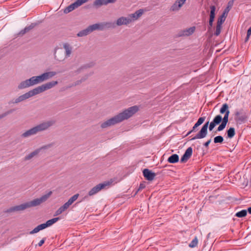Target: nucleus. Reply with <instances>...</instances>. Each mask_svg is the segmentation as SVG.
<instances>
[{"label": "nucleus", "mask_w": 251, "mask_h": 251, "mask_svg": "<svg viewBox=\"0 0 251 251\" xmlns=\"http://www.w3.org/2000/svg\"><path fill=\"white\" fill-rule=\"evenodd\" d=\"M193 150L191 147H189L185 151L184 153L180 159L181 163H185L191 157L192 155Z\"/></svg>", "instance_id": "obj_13"}, {"label": "nucleus", "mask_w": 251, "mask_h": 251, "mask_svg": "<svg viewBox=\"0 0 251 251\" xmlns=\"http://www.w3.org/2000/svg\"><path fill=\"white\" fill-rule=\"evenodd\" d=\"M144 188V185L143 184H140L139 188L138 189V191L140 189H143Z\"/></svg>", "instance_id": "obj_46"}, {"label": "nucleus", "mask_w": 251, "mask_h": 251, "mask_svg": "<svg viewBox=\"0 0 251 251\" xmlns=\"http://www.w3.org/2000/svg\"><path fill=\"white\" fill-rule=\"evenodd\" d=\"M40 152V149H36L34 150L33 151L30 152L28 154L25 155L24 157L25 161H28L31 160L33 157L37 156L39 152Z\"/></svg>", "instance_id": "obj_20"}, {"label": "nucleus", "mask_w": 251, "mask_h": 251, "mask_svg": "<svg viewBox=\"0 0 251 251\" xmlns=\"http://www.w3.org/2000/svg\"><path fill=\"white\" fill-rule=\"evenodd\" d=\"M235 135V130L234 127H230L227 130V136L229 138H233Z\"/></svg>", "instance_id": "obj_30"}, {"label": "nucleus", "mask_w": 251, "mask_h": 251, "mask_svg": "<svg viewBox=\"0 0 251 251\" xmlns=\"http://www.w3.org/2000/svg\"><path fill=\"white\" fill-rule=\"evenodd\" d=\"M45 240L46 239L45 238H43V239H42L39 243H38V245L39 246V247H41L43 245V244L45 243Z\"/></svg>", "instance_id": "obj_44"}, {"label": "nucleus", "mask_w": 251, "mask_h": 251, "mask_svg": "<svg viewBox=\"0 0 251 251\" xmlns=\"http://www.w3.org/2000/svg\"><path fill=\"white\" fill-rule=\"evenodd\" d=\"M45 79H25L18 86L19 89H24L29 86L41 83Z\"/></svg>", "instance_id": "obj_9"}, {"label": "nucleus", "mask_w": 251, "mask_h": 251, "mask_svg": "<svg viewBox=\"0 0 251 251\" xmlns=\"http://www.w3.org/2000/svg\"><path fill=\"white\" fill-rule=\"evenodd\" d=\"M116 0H105L107 4L110 3H113Z\"/></svg>", "instance_id": "obj_45"}, {"label": "nucleus", "mask_w": 251, "mask_h": 251, "mask_svg": "<svg viewBox=\"0 0 251 251\" xmlns=\"http://www.w3.org/2000/svg\"><path fill=\"white\" fill-rule=\"evenodd\" d=\"M132 20L130 18L122 17L119 18L116 22V25L118 26H120L122 25H126L131 22Z\"/></svg>", "instance_id": "obj_17"}, {"label": "nucleus", "mask_w": 251, "mask_h": 251, "mask_svg": "<svg viewBox=\"0 0 251 251\" xmlns=\"http://www.w3.org/2000/svg\"><path fill=\"white\" fill-rule=\"evenodd\" d=\"M63 47L65 50V58H68L72 52L73 47L68 43H64Z\"/></svg>", "instance_id": "obj_18"}, {"label": "nucleus", "mask_w": 251, "mask_h": 251, "mask_svg": "<svg viewBox=\"0 0 251 251\" xmlns=\"http://www.w3.org/2000/svg\"><path fill=\"white\" fill-rule=\"evenodd\" d=\"M39 227L40 230H42L47 227L46 223L42 224L38 226Z\"/></svg>", "instance_id": "obj_41"}, {"label": "nucleus", "mask_w": 251, "mask_h": 251, "mask_svg": "<svg viewBox=\"0 0 251 251\" xmlns=\"http://www.w3.org/2000/svg\"><path fill=\"white\" fill-rule=\"evenodd\" d=\"M54 143H51L44 145V146H42L41 148H39L38 149H40V151L42 150H47V149H49L51 148L52 147H53L54 146Z\"/></svg>", "instance_id": "obj_36"}, {"label": "nucleus", "mask_w": 251, "mask_h": 251, "mask_svg": "<svg viewBox=\"0 0 251 251\" xmlns=\"http://www.w3.org/2000/svg\"><path fill=\"white\" fill-rule=\"evenodd\" d=\"M143 13V10L142 9H139L136 11L134 13L130 15L128 17L130 18L132 20H136L140 17Z\"/></svg>", "instance_id": "obj_22"}, {"label": "nucleus", "mask_w": 251, "mask_h": 251, "mask_svg": "<svg viewBox=\"0 0 251 251\" xmlns=\"http://www.w3.org/2000/svg\"><path fill=\"white\" fill-rule=\"evenodd\" d=\"M114 24L112 23H103L101 24H95L89 26L86 29L79 31L77 35L78 37H83L87 35L94 30L96 29L103 30L104 28L113 27Z\"/></svg>", "instance_id": "obj_6"}, {"label": "nucleus", "mask_w": 251, "mask_h": 251, "mask_svg": "<svg viewBox=\"0 0 251 251\" xmlns=\"http://www.w3.org/2000/svg\"><path fill=\"white\" fill-rule=\"evenodd\" d=\"M35 26V24H31L29 26H26L24 29L22 30L19 33V35H23L26 32H28Z\"/></svg>", "instance_id": "obj_26"}, {"label": "nucleus", "mask_w": 251, "mask_h": 251, "mask_svg": "<svg viewBox=\"0 0 251 251\" xmlns=\"http://www.w3.org/2000/svg\"><path fill=\"white\" fill-rule=\"evenodd\" d=\"M248 117L247 112L243 109L236 111L235 113V119L240 124L245 123L247 121Z\"/></svg>", "instance_id": "obj_7"}, {"label": "nucleus", "mask_w": 251, "mask_h": 251, "mask_svg": "<svg viewBox=\"0 0 251 251\" xmlns=\"http://www.w3.org/2000/svg\"><path fill=\"white\" fill-rule=\"evenodd\" d=\"M179 160V156L176 154H173L168 158V161L170 163H176Z\"/></svg>", "instance_id": "obj_24"}, {"label": "nucleus", "mask_w": 251, "mask_h": 251, "mask_svg": "<svg viewBox=\"0 0 251 251\" xmlns=\"http://www.w3.org/2000/svg\"><path fill=\"white\" fill-rule=\"evenodd\" d=\"M143 174L146 179L149 181L152 180L155 176V174L148 169H145L143 171Z\"/></svg>", "instance_id": "obj_16"}, {"label": "nucleus", "mask_w": 251, "mask_h": 251, "mask_svg": "<svg viewBox=\"0 0 251 251\" xmlns=\"http://www.w3.org/2000/svg\"><path fill=\"white\" fill-rule=\"evenodd\" d=\"M81 83V80L77 81L75 83V85H79Z\"/></svg>", "instance_id": "obj_48"}, {"label": "nucleus", "mask_w": 251, "mask_h": 251, "mask_svg": "<svg viewBox=\"0 0 251 251\" xmlns=\"http://www.w3.org/2000/svg\"><path fill=\"white\" fill-rule=\"evenodd\" d=\"M205 117H200L198 119V120L196 124L197 125H198L199 126H200V125H201L204 122V121H205Z\"/></svg>", "instance_id": "obj_39"}, {"label": "nucleus", "mask_w": 251, "mask_h": 251, "mask_svg": "<svg viewBox=\"0 0 251 251\" xmlns=\"http://www.w3.org/2000/svg\"><path fill=\"white\" fill-rule=\"evenodd\" d=\"M224 141V138L220 135L216 136L214 138V142L215 144L217 143H222Z\"/></svg>", "instance_id": "obj_34"}, {"label": "nucleus", "mask_w": 251, "mask_h": 251, "mask_svg": "<svg viewBox=\"0 0 251 251\" xmlns=\"http://www.w3.org/2000/svg\"><path fill=\"white\" fill-rule=\"evenodd\" d=\"M51 194L52 192L50 191L48 193L42 196L39 198L34 199L31 201L24 203L18 205L10 207L9 208L5 210L4 212L6 213H11L15 212L21 211L31 207H35L39 205L42 203L46 201L51 196Z\"/></svg>", "instance_id": "obj_4"}, {"label": "nucleus", "mask_w": 251, "mask_h": 251, "mask_svg": "<svg viewBox=\"0 0 251 251\" xmlns=\"http://www.w3.org/2000/svg\"><path fill=\"white\" fill-rule=\"evenodd\" d=\"M59 73H60V72L50 71L48 72H45L39 75L33 76L30 78H50L54 76Z\"/></svg>", "instance_id": "obj_11"}, {"label": "nucleus", "mask_w": 251, "mask_h": 251, "mask_svg": "<svg viewBox=\"0 0 251 251\" xmlns=\"http://www.w3.org/2000/svg\"><path fill=\"white\" fill-rule=\"evenodd\" d=\"M59 219L60 218L59 217H56L47 221L46 223L47 227L52 226L53 224L57 222Z\"/></svg>", "instance_id": "obj_31"}, {"label": "nucleus", "mask_w": 251, "mask_h": 251, "mask_svg": "<svg viewBox=\"0 0 251 251\" xmlns=\"http://www.w3.org/2000/svg\"><path fill=\"white\" fill-rule=\"evenodd\" d=\"M211 141V139H210L207 142H206L205 143H204V144H203L204 146L206 148H207L208 147L209 144L210 143Z\"/></svg>", "instance_id": "obj_43"}, {"label": "nucleus", "mask_w": 251, "mask_h": 251, "mask_svg": "<svg viewBox=\"0 0 251 251\" xmlns=\"http://www.w3.org/2000/svg\"><path fill=\"white\" fill-rule=\"evenodd\" d=\"M110 185V182H104L102 183H100L98 185H97L96 186L92 188L88 192V195L89 196H92L97 193H98L99 191H100L101 190L105 188L106 186H108Z\"/></svg>", "instance_id": "obj_10"}, {"label": "nucleus", "mask_w": 251, "mask_h": 251, "mask_svg": "<svg viewBox=\"0 0 251 251\" xmlns=\"http://www.w3.org/2000/svg\"><path fill=\"white\" fill-rule=\"evenodd\" d=\"M95 65L94 61H91L81 66L76 71L77 74H79L84 72L88 68H92Z\"/></svg>", "instance_id": "obj_15"}, {"label": "nucleus", "mask_w": 251, "mask_h": 251, "mask_svg": "<svg viewBox=\"0 0 251 251\" xmlns=\"http://www.w3.org/2000/svg\"><path fill=\"white\" fill-rule=\"evenodd\" d=\"M70 205L68 204V203L66 202L62 206H61L59 208H58L55 212V216H57L60 214H61L62 213H63L64 211L67 210L69 207Z\"/></svg>", "instance_id": "obj_21"}, {"label": "nucleus", "mask_w": 251, "mask_h": 251, "mask_svg": "<svg viewBox=\"0 0 251 251\" xmlns=\"http://www.w3.org/2000/svg\"><path fill=\"white\" fill-rule=\"evenodd\" d=\"M89 0H77L75 2L72 3L64 10V13L67 14L87 2Z\"/></svg>", "instance_id": "obj_8"}, {"label": "nucleus", "mask_w": 251, "mask_h": 251, "mask_svg": "<svg viewBox=\"0 0 251 251\" xmlns=\"http://www.w3.org/2000/svg\"><path fill=\"white\" fill-rule=\"evenodd\" d=\"M220 113L224 114V116L222 118L220 115H216L213 121L209 124V122H206L201 127L200 131L197 133L191 140H194L198 139H202L205 137L207 134V128L208 127L209 131H212L216 126L221 124L219 125L217 129V131H221L223 130L228 122V116L229 115V110L228 105L227 103H224L222 105V107L220 109Z\"/></svg>", "instance_id": "obj_1"}, {"label": "nucleus", "mask_w": 251, "mask_h": 251, "mask_svg": "<svg viewBox=\"0 0 251 251\" xmlns=\"http://www.w3.org/2000/svg\"><path fill=\"white\" fill-rule=\"evenodd\" d=\"M191 132H190V131H189V132H188V133H187V135H189V134H190Z\"/></svg>", "instance_id": "obj_49"}, {"label": "nucleus", "mask_w": 251, "mask_h": 251, "mask_svg": "<svg viewBox=\"0 0 251 251\" xmlns=\"http://www.w3.org/2000/svg\"><path fill=\"white\" fill-rule=\"evenodd\" d=\"M55 123V121L53 120L43 121L39 124L26 130L22 134L21 136L23 138H28L32 136L35 135L39 132L49 129L51 126H53Z\"/></svg>", "instance_id": "obj_5"}, {"label": "nucleus", "mask_w": 251, "mask_h": 251, "mask_svg": "<svg viewBox=\"0 0 251 251\" xmlns=\"http://www.w3.org/2000/svg\"><path fill=\"white\" fill-rule=\"evenodd\" d=\"M58 83L57 81H52L39 86L33 90L19 96V97L11 100L9 104H17L24 101L30 97L40 94L46 90L53 87Z\"/></svg>", "instance_id": "obj_3"}, {"label": "nucleus", "mask_w": 251, "mask_h": 251, "mask_svg": "<svg viewBox=\"0 0 251 251\" xmlns=\"http://www.w3.org/2000/svg\"><path fill=\"white\" fill-rule=\"evenodd\" d=\"M14 111V109H10L4 113H2L0 115V120L4 118L5 117H6V116H7L8 115L12 113L13 111Z\"/></svg>", "instance_id": "obj_37"}, {"label": "nucleus", "mask_w": 251, "mask_h": 251, "mask_svg": "<svg viewBox=\"0 0 251 251\" xmlns=\"http://www.w3.org/2000/svg\"><path fill=\"white\" fill-rule=\"evenodd\" d=\"M94 6L100 7L102 5H107L105 0H95L93 3Z\"/></svg>", "instance_id": "obj_29"}, {"label": "nucleus", "mask_w": 251, "mask_h": 251, "mask_svg": "<svg viewBox=\"0 0 251 251\" xmlns=\"http://www.w3.org/2000/svg\"><path fill=\"white\" fill-rule=\"evenodd\" d=\"M138 110V107L136 105L130 107L122 112L101 123L100 127L102 128H105L121 123L132 116Z\"/></svg>", "instance_id": "obj_2"}, {"label": "nucleus", "mask_w": 251, "mask_h": 251, "mask_svg": "<svg viewBox=\"0 0 251 251\" xmlns=\"http://www.w3.org/2000/svg\"><path fill=\"white\" fill-rule=\"evenodd\" d=\"M195 27H191L183 31V33L181 35L189 36L194 33L195 31Z\"/></svg>", "instance_id": "obj_28"}, {"label": "nucleus", "mask_w": 251, "mask_h": 251, "mask_svg": "<svg viewBox=\"0 0 251 251\" xmlns=\"http://www.w3.org/2000/svg\"><path fill=\"white\" fill-rule=\"evenodd\" d=\"M247 211L249 212V214H251V206L249 207Z\"/></svg>", "instance_id": "obj_47"}, {"label": "nucleus", "mask_w": 251, "mask_h": 251, "mask_svg": "<svg viewBox=\"0 0 251 251\" xmlns=\"http://www.w3.org/2000/svg\"><path fill=\"white\" fill-rule=\"evenodd\" d=\"M215 10L216 7L214 5H212L210 6V13L209 21V25L210 27L212 26L213 23L214 21L215 16Z\"/></svg>", "instance_id": "obj_19"}, {"label": "nucleus", "mask_w": 251, "mask_h": 251, "mask_svg": "<svg viewBox=\"0 0 251 251\" xmlns=\"http://www.w3.org/2000/svg\"><path fill=\"white\" fill-rule=\"evenodd\" d=\"M223 23L224 22L223 21H222V20H218L217 24V25H216V31L214 33V34L216 36H218L220 34L221 31V28H222V25Z\"/></svg>", "instance_id": "obj_25"}, {"label": "nucleus", "mask_w": 251, "mask_h": 251, "mask_svg": "<svg viewBox=\"0 0 251 251\" xmlns=\"http://www.w3.org/2000/svg\"><path fill=\"white\" fill-rule=\"evenodd\" d=\"M233 2V0L228 2L227 6L225 9L222 15L218 18V20H222L223 22H225L227 15L232 6Z\"/></svg>", "instance_id": "obj_14"}, {"label": "nucleus", "mask_w": 251, "mask_h": 251, "mask_svg": "<svg viewBox=\"0 0 251 251\" xmlns=\"http://www.w3.org/2000/svg\"><path fill=\"white\" fill-rule=\"evenodd\" d=\"M39 231H40L39 227L37 226L35 228H34L32 230H31L29 233L30 234H33L34 233H36L38 232Z\"/></svg>", "instance_id": "obj_40"}, {"label": "nucleus", "mask_w": 251, "mask_h": 251, "mask_svg": "<svg viewBox=\"0 0 251 251\" xmlns=\"http://www.w3.org/2000/svg\"><path fill=\"white\" fill-rule=\"evenodd\" d=\"M247 211L246 210H242L235 214V216L237 217L242 218L246 216Z\"/></svg>", "instance_id": "obj_33"}, {"label": "nucleus", "mask_w": 251, "mask_h": 251, "mask_svg": "<svg viewBox=\"0 0 251 251\" xmlns=\"http://www.w3.org/2000/svg\"><path fill=\"white\" fill-rule=\"evenodd\" d=\"M35 26V24H31L29 26H26L24 29L22 30L19 33V35H23L26 32H28Z\"/></svg>", "instance_id": "obj_27"}, {"label": "nucleus", "mask_w": 251, "mask_h": 251, "mask_svg": "<svg viewBox=\"0 0 251 251\" xmlns=\"http://www.w3.org/2000/svg\"><path fill=\"white\" fill-rule=\"evenodd\" d=\"M54 57L58 61L63 60L64 59L63 56V51L61 50H55L54 52Z\"/></svg>", "instance_id": "obj_23"}, {"label": "nucleus", "mask_w": 251, "mask_h": 251, "mask_svg": "<svg viewBox=\"0 0 251 251\" xmlns=\"http://www.w3.org/2000/svg\"><path fill=\"white\" fill-rule=\"evenodd\" d=\"M198 243V240L197 237H195V238L191 242V243L189 244V246L190 248H195L196 247Z\"/></svg>", "instance_id": "obj_35"}, {"label": "nucleus", "mask_w": 251, "mask_h": 251, "mask_svg": "<svg viewBox=\"0 0 251 251\" xmlns=\"http://www.w3.org/2000/svg\"><path fill=\"white\" fill-rule=\"evenodd\" d=\"M79 196L78 194H76L73 196L69 200L67 201L68 204L70 206L75 201Z\"/></svg>", "instance_id": "obj_32"}, {"label": "nucleus", "mask_w": 251, "mask_h": 251, "mask_svg": "<svg viewBox=\"0 0 251 251\" xmlns=\"http://www.w3.org/2000/svg\"><path fill=\"white\" fill-rule=\"evenodd\" d=\"M251 35V26H250L247 30V36H246L245 40V42H246L247 41H248Z\"/></svg>", "instance_id": "obj_38"}, {"label": "nucleus", "mask_w": 251, "mask_h": 251, "mask_svg": "<svg viewBox=\"0 0 251 251\" xmlns=\"http://www.w3.org/2000/svg\"><path fill=\"white\" fill-rule=\"evenodd\" d=\"M199 126L197 125L196 123L193 126L192 129L190 130V132H195L196 131V128Z\"/></svg>", "instance_id": "obj_42"}, {"label": "nucleus", "mask_w": 251, "mask_h": 251, "mask_svg": "<svg viewBox=\"0 0 251 251\" xmlns=\"http://www.w3.org/2000/svg\"><path fill=\"white\" fill-rule=\"evenodd\" d=\"M186 0H176L170 8L172 11H177L185 3Z\"/></svg>", "instance_id": "obj_12"}]
</instances>
